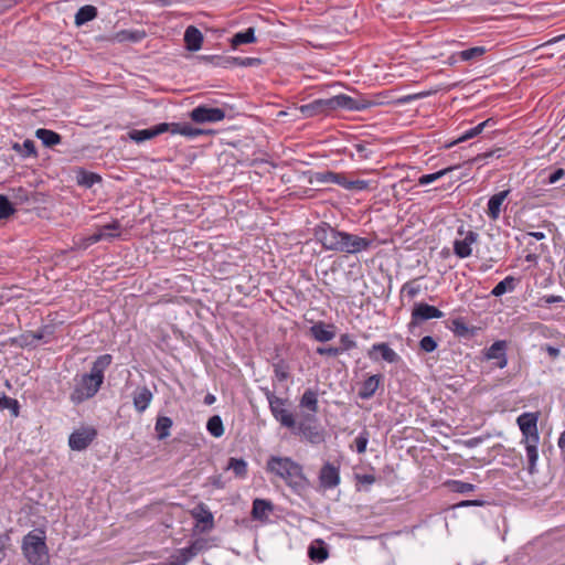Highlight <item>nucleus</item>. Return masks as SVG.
I'll list each match as a JSON object with an SVG mask.
<instances>
[{"label":"nucleus","mask_w":565,"mask_h":565,"mask_svg":"<svg viewBox=\"0 0 565 565\" xmlns=\"http://www.w3.org/2000/svg\"><path fill=\"white\" fill-rule=\"evenodd\" d=\"M315 237L326 250L345 254L365 252L373 245V241L367 237L339 231L326 222L315 228Z\"/></svg>","instance_id":"obj_1"},{"label":"nucleus","mask_w":565,"mask_h":565,"mask_svg":"<svg viewBox=\"0 0 565 565\" xmlns=\"http://www.w3.org/2000/svg\"><path fill=\"white\" fill-rule=\"evenodd\" d=\"M373 105L374 103L363 98L356 99L345 94H339L330 98L316 99L312 103L301 105L300 107H297L294 104H285V117L296 118L298 116V113H300L305 117H310L317 114L335 109L361 111L371 108Z\"/></svg>","instance_id":"obj_2"},{"label":"nucleus","mask_w":565,"mask_h":565,"mask_svg":"<svg viewBox=\"0 0 565 565\" xmlns=\"http://www.w3.org/2000/svg\"><path fill=\"white\" fill-rule=\"evenodd\" d=\"M113 360L111 354H102L92 363L89 372L74 379L75 384L70 394V401L74 405L83 404L99 392L105 381V371L111 365Z\"/></svg>","instance_id":"obj_3"},{"label":"nucleus","mask_w":565,"mask_h":565,"mask_svg":"<svg viewBox=\"0 0 565 565\" xmlns=\"http://www.w3.org/2000/svg\"><path fill=\"white\" fill-rule=\"evenodd\" d=\"M285 428L300 441L320 445L326 440V433L313 414H292L285 411Z\"/></svg>","instance_id":"obj_4"},{"label":"nucleus","mask_w":565,"mask_h":565,"mask_svg":"<svg viewBox=\"0 0 565 565\" xmlns=\"http://www.w3.org/2000/svg\"><path fill=\"white\" fill-rule=\"evenodd\" d=\"M168 131L189 138H195L203 134L201 129L192 127L188 122H160L146 129H131L127 132V137L139 145Z\"/></svg>","instance_id":"obj_5"},{"label":"nucleus","mask_w":565,"mask_h":565,"mask_svg":"<svg viewBox=\"0 0 565 565\" xmlns=\"http://www.w3.org/2000/svg\"><path fill=\"white\" fill-rule=\"evenodd\" d=\"M43 532L30 531L22 540V554L31 565H50L49 547Z\"/></svg>","instance_id":"obj_6"},{"label":"nucleus","mask_w":565,"mask_h":565,"mask_svg":"<svg viewBox=\"0 0 565 565\" xmlns=\"http://www.w3.org/2000/svg\"><path fill=\"white\" fill-rule=\"evenodd\" d=\"M200 60L209 62L214 66L231 68L234 66L252 67L262 64L258 57H241V56H224V55H201Z\"/></svg>","instance_id":"obj_7"},{"label":"nucleus","mask_w":565,"mask_h":565,"mask_svg":"<svg viewBox=\"0 0 565 565\" xmlns=\"http://www.w3.org/2000/svg\"><path fill=\"white\" fill-rule=\"evenodd\" d=\"M285 483L298 494L308 487L302 467L287 457H285Z\"/></svg>","instance_id":"obj_8"},{"label":"nucleus","mask_w":565,"mask_h":565,"mask_svg":"<svg viewBox=\"0 0 565 565\" xmlns=\"http://www.w3.org/2000/svg\"><path fill=\"white\" fill-rule=\"evenodd\" d=\"M444 316L445 313L434 306L425 302L415 303L412 310V318L408 323V329L411 332H413L414 329L417 328L423 321L440 319Z\"/></svg>","instance_id":"obj_9"},{"label":"nucleus","mask_w":565,"mask_h":565,"mask_svg":"<svg viewBox=\"0 0 565 565\" xmlns=\"http://www.w3.org/2000/svg\"><path fill=\"white\" fill-rule=\"evenodd\" d=\"M189 116L195 124L218 122L225 118V110L218 107L199 105L191 110Z\"/></svg>","instance_id":"obj_10"},{"label":"nucleus","mask_w":565,"mask_h":565,"mask_svg":"<svg viewBox=\"0 0 565 565\" xmlns=\"http://www.w3.org/2000/svg\"><path fill=\"white\" fill-rule=\"evenodd\" d=\"M537 414L523 413L516 418L518 426L523 435V441L539 440Z\"/></svg>","instance_id":"obj_11"},{"label":"nucleus","mask_w":565,"mask_h":565,"mask_svg":"<svg viewBox=\"0 0 565 565\" xmlns=\"http://www.w3.org/2000/svg\"><path fill=\"white\" fill-rule=\"evenodd\" d=\"M96 436L97 431L93 427L75 430L68 437V446L72 450H85L93 443Z\"/></svg>","instance_id":"obj_12"},{"label":"nucleus","mask_w":565,"mask_h":565,"mask_svg":"<svg viewBox=\"0 0 565 565\" xmlns=\"http://www.w3.org/2000/svg\"><path fill=\"white\" fill-rule=\"evenodd\" d=\"M458 234H465L462 239H455L454 242V253L459 258H467L471 256L472 248L471 245L477 243L479 238V234L475 231H467L465 233L463 227L460 226L458 228Z\"/></svg>","instance_id":"obj_13"},{"label":"nucleus","mask_w":565,"mask_h":565,"mask_svg":"<svg viewBox=\"0 0 565 565\" xmlns=\"http://www.w3.org/2000/svg\"><path fill=\"white\" fill-rule=\"evenodd\" d=\"M207 548V542L204 539L194 540L186 547L177 551L174 556L175 565H185L199 553Z\"/></svg>","instance_id":"obj_14"},{"label":"nucleus","mask_w":565,"mask_h":565,"mask_svg":"<svg viewBox=\"0 0 565 565\" xmlns=\"http://www.w3.org/2000/svg\"><path fill=\"white\" fill-rule=\"evenodd\" d=\"M384 375H367L360 384L358 397L363 401L371 399L379 388L383 390Z\"/></svg>","instance_id":"obj_15"},{"label":"nucleus","mask_w":565,"mask_h":565,"mask_svg":"<svg viewBox=\"0 0 565 565\" xmlns=\"http://www.w3.org/2000/svg\"><path fill=\"white\" fill-rule=\"evenodd\" d=\"M377 353H380L382 360H384L387 363H397L401 359L399 355L385 342L374 343L367 351V356L372 361H377Z\"/></svg>","instance_id":"obj_16"},{"label":"nucleus","mask_w":565,"mask_h":565,"mask_svg":"<svg viewBox=\"0 0 565 565\" xmlns=\"http://www.w3.org/2000/svg\"><path fill=\"white\" fill-rule=\"evenodd\" d=\"M319 480L324 489L335 488L340 483L339 468L330 462L324 463L320 470Z\"/></svg>","instance_id":"obj_17"},{"label":"nucleus","mask_w":565,"mask_h":565,"mask_svg":"<svg viewBox=\"0 0 565 565\" xmlns=\"http://www.w3.org/2000/svg\"><path fill=\"white\" fill-rule=\"evenodd\" d=\"M153 394L147 386H138L132 393V404L135 409L142 414L149 407Z\"/></svg>","instance_id":"obj_18"},{"label":"nucleus","mask_w":565,"mask_h":565,"mask_svg":"<svg viewBox=\"0 0 565 565\" xmlns=\"http://www.w3.org/2000/svg\"><path fill=\"white\" fill-rule=\"evenodd\" d=\"M75 180L78 186L90 189L96 183H102L103 178L96 172L88 171L84 168H77L75 170Z\"/></svg>","instance_id":"obj_19"},{"label":"nucleus","mask_w":565,"mask_h":565,"mask_svg":"<svg viewBox=\"0 0 565 565\" xmlns=\"http://www.w3.org/2000/svg\"><path fill=\"white\" fill-rule=\"evenodd\" d=\"M274 505L269 500L255 499L252 507V518L256 521L267 522Z\"/></svg>","instance_id":"obj_20"},{"label":"nucleus","mask_w":565,"mask_h":565,"mask_svg":"<svg viewBox=\"0 0 565 565\" xmlns=\"http://www.w3.org/2000/svg\"><path fill=\"white\" fill-rule=\"evenodd\" d=\"M509 193H510L509 190H504V191L493 194L489 199L487 214L491 220L495 221L499 218L500 213H501V206H502L504 200L508 198Z\"/></svg>","instance_id":"obj_21"},{"label":"nucleus","mask_w":565,"mask_h":565,"mask_svg":"<svg viewBox=\"0 0 565 565\" xmlns=\"http://www.w3.org/2000/svg\"><path fill=\"white\" fill-rule=\"evenodd\" d=\"M121 228V224L118 220H114L111 223L105 224L103 226H98L97 231L92 234L93 236H98L99 242L103 239L111 241L120 235L119 231Z\"/></svg>","instance_id":"obj_22"},{"label":"nucleus","mask_w":565,"mask_h":565,"mask_svg":"<svg viewBox=\"0 0 565 565\" xmlns=\"http://www.w3.org/2000/svg\"><path fill=\"white\" fill-rule=\"evenodd\" d=\"M308 556L311 561L321 563L329 556L327 544L322 540H315L308 546Z\"/></svg>","instance_id":"obj_23"},{"label":"nucleus","mask_w":565,"mask_h":565,"mask_svg":"<svg viewBox=\"0 0 565 565\" xmlns=\"http://www.w3.org/2000/svg\"><path fill=\"white\" fill-rule=\"evenodd\" d=\"M192 515L199 523L204 524L203 531H209L213 529V514L204 503L198 504V507L192 511Z\"/></svg>","instance_id":"obj_24"},{"label":"nucleus","mask_w":565,"mask_h":565,"mask_svg":"<svg viewBox=\"0 0 565 565\" xmlns=\"http://www.w3.org/2000/svg\"><path fill=\"white\" fill-rule=\"evenodd\" d=\"M311 335L319 342H328L335 335L333 326L323 322H317L310 328Z\"/></svg>","instance_id":"obj_25"},{"label":"nucleus","mask_w":565,"mask_h":565,"mask_svg":"<svg viewBox=\"0 0 565 565\" xmlns=\"http://www.w3.org/2000/svg\"><path fill=\"white\" fill-rule=\"evenodd\" d=\"M35 137L42 141L44 147L47 148H52L62 142V136L60 134L46 128L36 129Z\"/></svg>","instance_id":"obj_26"},{"label":"nucleus","mask_w":565,"mask_h":565,"mask_svg":"<svg viewBox=\"0 0 565 565\" xmlns=\"http://www.w3.org/2000/svg\"><path fill=\"white\" fill-rule=\"evenodd\" d=\"M264 393H265L266 398L268 401L271 414L277 419V422H279L282 425V398L276 396L268 388H265Z\"/></svg>","instance_id":"obj_27"},{"label":"nucleus","mask_w":565,"mask_h":565,"mask_svg":"<svg viewBox=\"0 0 565 565\" xmlns=\"http://www.w3.org/2000/svg\"><path fill=\"white\" fill-rule=\"evenodd\" d=\"M493 120L491 118L478 124L477 126L466 130L462 135H460L457 139H455L451 143H449L447 147H451L454 145L465 142L469 139H472L480 135L482 130L488 127Z\"/></svg>","instance_id":"obj_28"},{"label":"nucleus","mask_w":565,"mask_h":565,"mask_svg":"<svg viewBox=\"0 0 565 565\" xmlns=\"http://www.w3.org/2000/svg\"><path fill=\"white\" fill-rule=\"evenodd\" d=\"M519 282V279H516L513 276H507L503 280L499 281L494 288L491 290V295L493 297H501L507 292H512L516 285Z\"/></svg>","instance_id":"obj_29"},{"label":"nucleus","mask_w":565,"mask_h":565,"mask_svg":"<svg viewBox=\"0 0 565 565\" xmlns=\"http://www.w3.org/2000/svg\"><path fill=\"white\" fill-rule=\"evenodd\" d=\"M225 469L233 471L234 476L238 479H245L248 472L247 462L243 458H228Z\"/></svg>","instance_id":"obj_30"},{"label":"nucleus","mask_w":565,"mask_h":565,"mask_svg":"<svg viewBox=\"0 0 565 565\" xmlns=\"http://www.w3.org/2000/svg\"><path fill=\"white\" fill-rule=\"evenodd\" d=\"M458 169H459V166H450V167H447L439 171H436L434 173L423 174L418 178L417 182L419 185L425 186V185H428V184L439 180L440 178H443L447 174L452 173L454 171H456Z\"/></svg>","instance_id":"obj_31"},{"label":"nucleus","mask_w":565,"mask_h":565,"mask_svg":"<svg viewBox=\"0 0 565 565\" xmlns=\"http://www.w3.org/2000/svg\"><path fill=\"white\" fill-rule=\"evenodd\" d=\"M11 148L22 158L38 157L35 143L31 139H25L22 143L13 142Z\"/></svg>","instance_id":"obj_32"},{"label":"nucleus","mask_w":565,"mask_h":565,"mask_svg":"<svg viewBox=\"0 0 565 565\" xmlns=\"http://www.w3.org/2000/svg\"><path fill=\"white\" fill-rule=\"evenodd\" d=\"M97 17V8L90 4L83 6L75 14V23L83 25Z\"/></svg>","instance_id":"obj_33"},{"label":"nucleus","mask_w":565,"mask_h":565,"mask_svg":"<svg viewBox=\"0 0 565 565\" xmlns=\"http://www.w3.org/2000/svg\"><path fill=\"white\" fill-rule=\"evenodd\" d=\"M508 350V342L505 340H497L489 348L482 351L483 359L487 361H494V359Z\"/></svg>","instance_id":"obj_34"},{"label":"nucleus","mask_w":565,"mask_h":565,"mask_svg":"<svg viewBox=\"0 0 565 565\" xmlns=\"http://www.w3.org/2000/svg\"><path fill=\"white\" fill-rule=\"evenodd\" d=\"M300 407L310 411L309 414L316 415L318 412V394L317 392L308 388L305 391L300 398Z\"/></svg>","instance_id":"obj_35"},{"label":"nucleus","mask_w":565,"mask_h":565,"mask_svg":"<svg viewBox=\"0 0 565 565\" xmlns=\"http://www.w3.org/2000/svg\"><path fill=\"white\" fill-rule=\"evenodd\" d=\"M172 419L168 416H158L156 420L154 430L157 433V438L159 440L166 439L170 435V429L172 427Z\"/></svg>","instance_id":"obj_36"},{"label":"nucleus","mask_w":565,"mask_h":565,"mask_svg":"<svg viewBox=\"0 0 565 565\" xmlns=\"http://www.w3.org/2000/svg\"><path fill=\"white\" fill-rule=\"evenodd\" d=\"M525 444V450H526V458L529 462V471L530 473L534 472L537 459H539V452H537V444L539 440L535 441H524Z\"/></svg>","instance_id":"obj_37"},{"label":"nucleus","mask_w":565,"mask_h":565,"mask_svg":"<svg viewBox=\"0 0 565 565\" xmlns=\"http://www.w3.org/2000/svg\"><path fill=\"white\" fill-rule=\"evenodd\" d=\"M487 49L484 46H473L459 52V58L461 62H471L481 58Z\"/></svg>","instance_id":"obj_38"},{"label":"nucleus","mask_w":565,"mask_h":565,"mask_svg":"<svg viewBox=\"0 0 565 565\" xmlns=\"http://www.w3.org/2000/svg\"><path fill=\"white\" fill-rule=\"evenodd\" d=\"M206 430L213 437H221L224 434V425L221 416H211L206 423Z\"/></svg>","instance_id":"obj_39"},{"label":"nucleus","mask_w":565,"mask_h":565,"mask_svg":"<svg viewBox=\"0 0 565 565\" xmlns=\"http://www.w3.org/2000/svg\"><path fill=\"white\" fill-rule=\"evenodd\" d=\"M9 409L12 417H19L20 404L18 399L12 398L6 394L0 396V411Z\"/></svg>","instance_id":"obj_40"},{"label":"nucleus","mask_w":565,"mask_h":565,"mask_svg":"<svg viewBox=\"0 0 565 565\" xmlns=\"http://www.w3.org/2000/svg\"><path fill=\"white\" fill-rule=\"evenodd\" d=\"M10 343L19 348H36L35 340L33 339V331H25L17 338H11Z\"/></svg>","instance_id":"obj_41"},{"label":"nucleus","mask_w":565,"mask_h":565,"mask_svg":"<svg viewBox=\"0 0 565 565\" xmlns=\"http://www.w3.org/2000/svg\"><path fill=\"white\" fill-rule=\"evenodd\" d=\"M447 486L452 492L468 494L476 490V486L469 482H463L461 480H450L447 482Z\"/></svg>","instance_id":"obj_42"},{"label":"nucleus","mask_w":565,"mask_h":565,"mask_svg":"<svg viewBox=\"0 0 565 565\" xmlns=\"http://www.w3.org/2000/svg\"><path fill=\"white\" fill-rule=\"evenodd\" d=\"M15 209L13 203L4 194H0V220H7L13 215Z\"/></svg>","instance_id":"obj_43"},{"label":"nucleus","mask_w":565,"mask_h":565,"mask_svg":"<svg viewBox=\"0 0 565 565\" xmlns=\"http://www.w3.org/2000/svg\"><path fill=\"white\" fill-rule=\"evenodd\" d=\"M54 327L50 324H45L40 328L38 331H33V339L38 344L39 341H43L44 343L50 342V339L53 337Z\"/></svg>","instance_id":"obj_44"},{"label":"nucleus","mask_w":565,"mask_h":565,"mask_svg":"<svg viewBox=\"0 0 565 565\" xmlns=\"http://www.w3.org/2000/svg\"><path fill=\"white\" fill-rule=\"evenodd\" d=\"M369 439L370 433L366 428H364L354 440L355 450L358 454H364L366 451Z\"/></svg>","instance_id":"obj_45"},{"label":"nucleus","mask_w":565,"mask_h":565,"mask_svg":"<svg viewBox=\"0 0 565 565\" xmlns=\"http://www.w3.org/2000/svg\"><path fill=\"white\" fill-rule=\"evenodd\" d=\"M267 471L282 478V457L271 456L267 461Z\"/></svg>","instance_id":"obj_46"},{"label":"nucleus","mask_w":565,"mask_h":565,"mask_svg":"<svg viewBox=\"0 0 565 565\" xmlns=\"http://www.w3.org/2000/svg\"><path fill=\"white\" fill-rule=\"evenodd\" d=\"M354 152H352L353 157H358L360 160H365L371 158L373 151L369 148L367 143L359 142L353 145Z\"/></svg>","instance_id":"obj_47"},{"label":"nucleus","mask_w":565,"mask_h":565,"mask_svg":"<svg viewBox=\"0 0 565 565\" xmlns=\"http://www.w3.org/2000/svg\"><path fill=\"white\" fill-rule=\"evenodd\" d=\"M204 38H183L185 43L183 51L195 52L199 51L203 45Z\"/></svg>","instance_id":"obj_48"},{"label":"nucleus","mask_w":565,"mask_h":565,"mask_svg":"<svg viewBox=\"0 0 565 565\" xmlns=\"http://www.w3.org/2000/svg\"><path fill=\"white\" fill-rule=\"evenodd\" d=\"M452 331L459 337H466L469 334V328L462 318H456L452 320Z\"/></svg>","instance_id":"obj_49"},{"label":"nucleus","mask_w":565,"mask_h":565,"mask_svg":"<svg viewBox=\"0 0 565 565\" xmlns=\"http://www.w3.org/2000/svg\"><path fill=\"white\" fill-rule=\"evenodd\" d=\"M419 348L424 352L430 353L437 349V341L430 335H425L419 341Z\"/></svg>","instance_id":"obj_50"},{"label":"nucleus","mask_w":565,"mask_h":565,"mask_svg":"<svg viewBox=\"0 0 565 565\" xmlns=\"http://www.w3.org/2000/svg\"><path fill=\"white\" fill-rule=\"evenodd\" d=\"M564 299L562 296H555V295H546V296H543L541 297L537 302H536V306L537 307H548L553 303H559L562 302Z\"/></svg>","instance_id":"obj_51"},{"label":"nucleus","mask_w":565,"mask_h":565,"mask_svg":"<svg viewBox=\"0 0 565 565\" xmlns=\"http://www.w3.org/2000/svg\"><path fill=\"white\" fill-rule=\"evenodd\" d=\"M340 343L341 347H339L338 349L341 350V353L354 349L356 347V342L348 333L340 335Z\"/></svg>","instance_id":"obj_52"},{"label":"nucleus","mask_w":565,"mask_h":565,"mask_svg":"<svg viewBox=\"0 0 565 565\" xmlns=\"http://www.w3.org/2000/svg\"><path fill=\"white\" fill-rule=\"evenodd\" d=\"M503 151H504V149H502V148H497L494 150L486 151L483 153L478 154L476 158H473V161L479 162V161L488 160V159L494 158V157L501 158L503 156Z\"/></svg>","instance_id":"obj_53"},{"label":"nucleus","mask_w":565,"mask_h":565,"mask_svg":"<svg viewBox=\"0 0 565 565\" xmlns=\"http://www.w3.org/2000/svg\"><path fill=\"white\" fill-rule=\"evenodd\" d=\"M428 94H429L428 92H422V93H417V94L405 95L397 99V104L406 105L414 100L424 98V97L428 96Z\"/></svg>","instance_id":"obj_54"},{"label":"nucleus","mask_w":565,"mask_h":565,"mask_svg":"<svg viewBox=\"0 0 565 565\" xmlns=\"http://www.w3.org/2000/svg\"><path fill=\"white\" fill-rule=\"evenodd\" d=\"M402 292H406L409 298H415L420 292V286L414 282H405Z\"/></svg>","instance_id":"obj_55"},{"label":"nucleus","mask_w":565,"mask_h":565,"mask_svg":"<svg viewBox=\"0 0 565 565\" xmlns=\"http://www.w3.org/2000/svg\"><path fill=\"white\" fill-rule=\"evenodd\" d=\"M98 242H99L98 236L89 235V236L81 238L79 242L76 243V247L78 249H87L89 246H92L93 244H96Z\"/></svg>","instance_id":"obj_56"},{"label":"nucleus","mask_w":565,"mask_h":565,"mask_svg":"<svg viewBox=\"0 0 565 565\" xmlns=\"http://www.w3.org/2000/svg\"><path fill=\"white\" fill-rule=\"evenodd\" d=\"M369 181L365 180H351L345 184L347 190H356V191H363L369 189Z\"/></svg>","instance_id":"obj_57"},{"label":"nucleus","mask_w":565,"mask_h":565,"mask_svg":"<svg viewBox=\"0 0 565 565\" xmlns=\"http://www.w3.org/2000/svg\"><path fill=\"white\" fill-rule=\"evenodd\" d=\"M257 38H231V47L236 50L242 44L256 43Z\"/></svg>","instance_id":"obj_58"},{"label":"nucleus","mask_w":565,"mask_h":565,"mask_svg":"<svg viewBox=\"0 0 565 565\" xmlns=\"http://www.w3.org/2000/svg\"><path fill=\"white\" fill-rule=\"evenodd\" d=\"M317 353L320 355L338 356L341 354V350L335 347H319Z\"/></svg>","instance_id":"obj_59"},{"label":"nucleus","mask_w":565,"mask_h":565,"mask_svg":"<svg viewBox=\"0 0 565 565\" xmlns=\"http://www.w3.org/2000/svg\"><path fill=\"white\" fill-rule=\"evenodd\" d=\"M329 175L332 178V183H335L338 185H341L342 188L345 189V184H348V182H350L351 180H349L344 174L342 173H334V172H329Z\"/></svg>","instance_id":"obj_60"},{"label":"nucleus","mask_w":565,"mask_h":565,"mask_svg":"<svg viewBox=\"0 0 565 565\" xmlns=\"http://www.w3.org/2000/svg\"><path fill=\"white\" fill-rule=\"evenodd\" d=\"M486 504V501L483 500H463L458 502L455 508H467V507H483Z\"/></svg>","instance_id":"obj_61"},{"label":"nucleus","mask_w":565,"mask_h":565,"mask_svg":"<svg viewBox=\"0 0 565 565\" xmlns=\"http://www.w3.org/2000/svg\"><path fill=\"white\" fill-rule=\"evenodd\" d=\"M564 177H565V169L558 168V169L554 170L548 175L547 184H554Z\"/></svg>","instance_id":"obj_62"},{"label":"nucleus","mask_w":565,"mask_h":565,"mask_svg":"<svg viewBox=\"0 0 565 565\" xmlns=\"http://www.w3.org/2000/svg\"><path fill=\"white\" fill-rule=\"evenodd\" d=\"M494 365L499 369H504L508 365V355L507 351L500 353L497 359H494Z\"/></svg>","instance_id":"obj_63"},{"label":"nucleus","mask_w":565,"mask_h":565,"mask_svg":"<svg viewBox=\"0 0 565 565\" xmlns=\"http://www.w3.org/2000/svg\"><path fill=\"white\" fill-rule=\"evenodd\" d=\"M356 478L362 484H373L375 482V477L369 473L358 476Z\"/></svg>","instance_id":"obj_64"}]
</instances>
